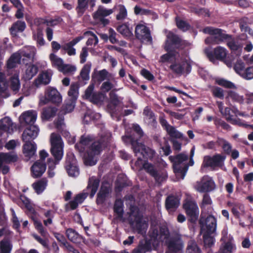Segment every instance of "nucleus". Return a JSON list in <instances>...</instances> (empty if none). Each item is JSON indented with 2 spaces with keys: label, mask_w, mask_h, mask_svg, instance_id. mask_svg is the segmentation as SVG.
Here are the masks:
<instances>
[{
  "label": "nucleus",
  "mask_w": 253,
  "mask_h": 253,
  "mask_svg": "<svg viewBox=\"0 0 253 253\" xmlns=\"http://www.w3.org/2000/svg\"><path fill=\"white\" fill-rule=\"evenodd\" d=\"M49 59L52 65L57 68L59 71L63 65V60L54 53H51L50 54Z\"/></svg>",
  "instance_id": "nucleus-46"
},
{
  "label": "nucleus",
  "mask_w": 253,
  "mask_h": 253,
  "mask_svg": "<svg viewBox=\"0 0 253 253\" xmlns=\"http://www.w3.org/2000/svg\"><path fill=\"white\" fill-rule=\"evenodd\" d=\"M12 247L9 240L6 239L2 240L0 242V253H10Z\"/></svg>",
  "instance_id": "nucleus-47"
},
{
  "label": "nucleus",
  "mask_w": 253,
  "mask_h": 253,
  "mask_svg": "<svg viewBox=\"0 0 253 253\" xmlns=\"http://www.w3.org/2000/svg\"><path fill=\"white\" fill-rule=\"evenodd\" d=\"M37 112L34 110H29L23 113L20 117L21 122L27 124H32L35 122L37 118Z\"/></svg>",
  "instance_id": "nucleus-24"
},
{
  "label": "nucleus",
  "mask_w": 253,
  "mask_h": 253,
  "mask_svg": "<svg viewBox=\"0 0 253 253\" xmlns=\"http://www.w3.org/2000/svg\"><path fill=\"white\" fill-rule=\"evenodd\" d=\"M169 159L173 162V170L177 179H183L188 170L189 165L187 162L188 159L187 155L181 153L173 158L169 157Z\"/></svg>",
  "instance_id": "nucleus-7"
},
{
  "label": "nucleus",
  "mask_w": 253,
  "mask_h": 253,
  "mask_svg": "<svg viewBox=\"0 0 253 253\" xmlns=\"http://www.w3.org/2000/svg\"><path fill=\"white\" fill-rule=\"evenodd\" d=\"M76 101L67 99L64 106L63 107V110L64 113H67L72 112L75 106Z\"/></svg>",
  "instance_id": "nucleus-53"
},
{
  "label": "nucleus",
  "mask_w": 253,
  "mask_h": 253,
  "mask_svg": "<svg viewBox=\"0 0 253 253\" xmlns=\"http://www.w3.org/2000/svg\"><path fill=\"white\" fill-rule=\"evenodd\" d=\"M39 129L37 126L31 125L27 127L22 134V140L24 142L30 141L37 137Z\"/></svg>",
  "instance_id": "nucleus-23"
},
{
  "label": "nucleus",
  "mask_w": 253,
  "mask_h": 253,
  "mask_svg": "<svg viewBox=\"0 0 253 253\" xmlns=\"http://www.w3.org/2000/svg\"><path fill=\"white\" fill-rule=\"evenodd\" d=\"M65 168L69 176L76 177L79 175L76 160L74 155L71 152L67 154Z\"/></svg>",
  "instance_id": "nucleus-16"
},
{
  "label": "nucleus",
  "mask_w": 253,
  "mask_h": 253,
  "mask_svg": "<svg viewBox=\"0 0 253 253\" xmlns=\"http://www.w3.org/2000/svg\"><path fill=\"white\" fill-rule=\"evenodd\" d=\"M18 159L17 156L15 153H0V167L2 165H7L12 162H16Z\"/></svg>",
  "instance_id": "nucleus-29"
},
{
  "label": "nucleus",
  "mask_w": 253,
  "mask_h": 253,
  "mask_svg": "<svg viewBox=\"0 0 253 253\" xmlns=\"http://www.w3.org/2000/svg\"><path fill=\"white\" fill-rule=\"evenodd\" d=\"M105 134L101 135L102 142L94 140L90 135L83 136L79 143L75 147L80 152L85 153L84 156V163L87 166H93L97 162L96 156L98 155L106 143L108 142L111 137V133L105 131Z\"/></svg>",
  "instance_id": "nucleus-1"
},
{
  "label": "nucleus",
  "mask_w": 253,
  "mask_h": 253,
  "mask_svg": "<svg viewBox=\"0 0 253 253\" xmlns=\"http://www.w3.org/2000/svg\"><path fill=\"white\" fill-rule=\"evenodd\" d=\"M136 37L142 42H151L152 38L149 29L145 24H139L135 29Z\"/></svg>",
  "instance_id": "nucleus-18"
},
{
  "label": "nucleus",
  "mask_w": 253,
  "mask_h": 253,
  "mask_svg": "<svg viewBox=\"0 0 253 253\" xmlns=\"http://www.w3.org/2000/svg\"><path fill=\"white\" fill-rule=\"evenodd\" d=\"M151 241L165 242L170 250L172 251H180L183 247V244L181 240L169 239V232L166 226H162L159 228V232L157 228L152 227L149 231Z\"/></svg>",
  "instance_id": "nucleus-3"
},
{
  "label": "nucleus",
  "mask_w": 253,
  "mask_h": 253,
  "mask_svg": "<svg viewBox=\"0 0 253 253\" xmlns=\"http://www.w3.org/2000/svg\"><path fill=\"white\" fill-rule=\"evenodd\" d=\"M167 41L165 48L168 53L162 55L161 57V61L163 62L172 61L173 59H177L179 53L176 51H173L171 48L173 47H176L180 42V39L176 35L171 32H169L167 34Z\"/></svg>",
  "instance_id": "nucleus-8"
},
{
  "label": "nucleus",
  "mask_w": 253,
  "mask_h": 253,
  "mask_svg": "<svg viewBox=\"0 0 253 253\" xmlns=\"http://www.w3.org/2000/svg\"><path fill=\"white\" fill-rule=\"evenodd\" d=\"M234 69L238 74L242 76L246 69L244 63L241 60L237 61L234 65Z\"/></svg>",
  "instance_id": "nucleus-60"
},
{
  "label": "nucleus",
  "mask_w": 253,
  "mask_h": 253,
  "mask_svg": "<svg viewBox=\"0 0 253 253\" xmlns=\"http://www.w3.org/2000/svg\"><path fill=\"white\" fill-rule=\"evenodd\" d=\"M9 87L15 93L19 91L20 88V82L18 75L15 74L11 77L9 80Z\"/></svg>",
  "instance_id": "nucleus-37"
},
{
  "label": "nucleus",
  "mask_w": 253,
  "mask_h": 253,
  "mask_svg": "<svg viewBox=\"0 0 253 253\" xmlns=\"http://www.w3.org/2000/svg\"><path fill=\"white\" fill-rule=\"evenodd\" d=\"M84 38L83 36L78 37L73 39L71 42L65 44L62 46V48L67 51L68 54L70 56L74 55L76 54V49L73 47V46L76 45L81 40Z\"/></svg>",
  "instance_id": "nucleus-26"
},
{
  "label": "nucleus",
  "mask_w": 253,
  "mask_h": 253,
  "mask_svg": "<svg viewBox=\"0 0 253 253\" xmlns=\"http://www.w3.org/2000/svg\"><path fill=\"white\" fill-rule=\"evenodd\" d=\"M84 37H88L86 42L87 45H95L97 44L98 40L97 36L92 32L87 31L84 33Z\"/></svg>",
  "instance_id": "nucleus-48"
},
{
  "label": "nucleus",
  "mask_w": 253,
  "mask_h": 253,
  "mask_svg": "<svg viewBox=\"0 0 253 253\" xmlns=\"http://www.w3.org/2000/svg\"><path fill=\"white\" fill-rule=\"evenodd\" d=\"M86 197V194L85 193H80L76 196L74 200L68 204V205L70 206L71 210L75 209L79 204H80L83 202L84 199Z\"/></svg>",
  "instance_id": "nucleus-39"
},
{
  "label": "nucleus",
  "mask_w": 253,
  "mask_h": 253,
  "mask_svg": "<svg viewBox=\"0 0 253 253\" xmlns=\"http://www.w3.org/2000/svg\"><path fill=\"white\" fill-rule=\"evenodd\" d=\"M34 39L37 41V43L40 46L44 44V40L42 30L38 29L37 34H33Z\"/></svg>",
  "instance_id": "nucleus-64"
},
{
  "label": "nucleus",
  "mask_w": 253,
  "mask_h": 253,
  "mask_svg": "<svg viewBox=\"0 0 253 253\" xmlns=\"http://www.w3.org/2000/svg\"><path fill=\"white\" fill-rule=\"evenodd\" d=\"M47 184V181L46 179H42L32 184V186L35 192L40 194L42 193L45 189Z\"/></svg>",
  "instance_id": "nucleus-38"
},
{
  "label": "nucleus",
  "mask_w": 253,
  "mask_h": 253,
  "mask_svg": "<svg viewBox=\"0 0 253 253\" xmlns=\"http://www.w3.org/2000/svg\"><path fill=\"white\" fill-rule=\"evenodd\" d=\"M56 112V109L54 108L48 107L43 109L42 113V118L44 120H48L53 117Z\"/></svg>",
  "instance_id": "nucleus-50"
},
{
  "label": "nucleus",
  "mask_w": 253,
  "mask_h": 253,
  "mask_svg": "<svg viewBox=\"0 0 253 253\" xmlns=\"http://www.w3.org/2000/svg\"><path fill=\"white\" fill-rule=\"evenodd\" d=\"M227 45L231 50L241 52L242 49V45L235 40H231L227 43Z\"/></svg>",
  "instance_id": "nucleus-57"
},
{
  "label": "nucleus",
  "mask_w": 253,
  "mask_h": 253,
  "mask_svg": "<svg viewBox=\"0 0 253 253\" xmlns=\"http://www.w3.org/2000/svg\"><path fill=\"white\" fill-rule=\"evenodd\" d=\"M213 159L215 167H221L223 165L224 161L225 159V156L217 154L213 156Z\"/></svg>",
  "instance_id": "nucleus-63"
},
{
  "label": "nucleus",
  "mask_w": 253,
  "mask_h": 253,
  "mask_svg": "<svg viewBox=\"0 0 253 253\" xmlns=\"http://www.w3.org/2000/svg\"><path fill=\"white\" fill-rule=\"evenodd\" d=\"M177 58L178 59H175V62L170 66L172 71L179 75L190 73L191 69L190 62L186 59H183L179 54L177 55Z\"/></svg>",
  "instance_id": "nucleus-11"
},
{
  "label": "nucleus",
  "mask_w": 253,
  "mask_h": 253,
  "mask_svg": "<svg viewBox=\"0 0 253 253\" xmlns=\"http://www.w3.org/2000/svg\"><path fill=\"white\" fill-rule=\"evenodd\" d=\"M66 234L68 238L74 243H78L81 239V236L73 229H68Z\"/></svg>",
  "instance_id": "nucleus-43"
},
{
  "label": "nucleus",
  "mask_w": 253,
  "mask_h": 253,
  "mask_svg": "<svg viewBox=\"0 0 253 253\" xmlns=\"http://www.w3.org/2000/svg\"><path fill=\"white\" fill-rule=\"evenodd\" d=\"M205 52L211 61H213L215 59L223 60L227 54L226 49L220 46L215 47L213 51H211L209 48H206Z\"/></svg>",
  "instance_id": "nucleus-17"
},
{
  "label": "nucleus",
  "mask_w": 253,
  "mask_h": 253,
  "mask_svg": "<svg viewBox=\"0 0 253 253\" xmlns=\"http://www.w3.org/2000/svg\"><path fill=\"white\" fill-rule=\"evenodd\" d=\"M110 74L108 72L103 69L100 71H95L92 75V79L95 81L101 82L109 78Z\"/></svg>",
  "instance_id": "nucleus-33"
},
{
  "label": "nucleus",
  "mask_w": 253,
  "mask_h": 253,
  "mask_svg": "<svg viewBox=\"0 0 253 253\" xmlns=\"http://www.w3.org/2000/svg\"><path fill=\"white\" fill-rule=\"evenodd\" d=\"M206 167L215 168L213 157H211L209 156H206L204 157L202 169H203Z\"/></svg>",
  "instance_id": "nucleus-55"
},
{
  "label": "nucleus",
  "mask_w": 253,
  "mask_h": 253,
  "mask_svg": "<svg viewBox=\"0 0 253 253\" xmlns=\"http://www.w3.org/2000/svg\"><path fill=\"white\" fill-rule=\"evenodd\" d=\"M114 12L113 9H107L102 6H99L97 10L93 13V18L97 23L101 24L103 26L108 25L109 20L105 18Z\"/></svg>",
  "instance_id": "nucleus-13"
},
{
  "label": "nucleus",
  "mask_w": 253,
  "mask_h": 253,
  "mask_svg": "<svg viewBox=\"0 0 253 253\" xmlns=\"http://www.w3.org/2000/svg\"><path fill=\"white\" fill-rule=\"evenodd\" d=\"M94 88L93 84H90L85 90L84 97L94 104H101L105 101L106 96L102 92H94Z\"/></svg>",
  "instance_id": "nucleus-14"
},
{
  "label": "nucleus",
  "mask_w": 253,
  "mask_h": 253,
  "mask_svg": "<svg viewBox=\"0 0 253 253\" xmlns=\"http://www.w3.org/2000/svg\"><path fill=\"white\" fill-rule=\"evenodd\" d=\"M38 68L33 64L26 65L23 71V78L25 80H30L37 73Z\"/></svg>",
  "instance_id": "nucleus-31"
},
{
  "label": "nucleus",
  "mask_w": 253,
  "mask_h": 253,
  "mask_svg": "<svg viewBox=\"0 0 253 253\" xmlns=\"http://www.w3.org/2000/svg\"><path fill=\"white\" fill-rule=\"evenodd\" d=\"M13 129V123L9 117H5L0 120V134L3 131L10 133Z\"/></svg>",
  "instance_id": "nucleus-30"
},
{
  "label": "nucleus",
  "mask_w": 253,
  "mask_h": 253,
  "mask_svg": "<svg viewBox=\"0 0 253 253\" xmlns=\"http://www.w3.org/2000/svg\"><path fill=\"white\" fill-rule=\"evenodd\" d=\"M23 60H29L33 62L36 53V49L34 46H28L23 47L17 52Z\"/></svg>",
  "instance_id": "nucleus-21"
},
{
  "label": "nucleus",
  "mask_w": 253,
  "mask_h": 253,
  "mask_svg": "<svg viewBox=\"0 0 253 253\" xmlns=\"http://www.w3.org/2000/svg\"><path fill=\"white\" fill-rule=\"evenodd\" d=\"M117 30L125 37L130 38L132 36V28H129L127 23L119 26L117 28Z\"/></svg>",
  "instance_id": "nucleus-36"
},
{
  "label": "nucleus",
  "mask_w": 253,
  "mask_h": 253,
  "mask_svg": "<svg viewBox=\"0 0 253 253\" xmlns=\"http://www.w3.org/2000/svg\"><path fill=\"white\" fill-rule=\"evenodd\" d=\"M183 208L190 217L191 222H195L199 215L198 207L196 202L191 199H187L183 204Z\"/></svg>",
  "instance_id": "nucleus-15"
},
{
  "label": "nucleus",
  "mask_w": 253,
  "mask_h": 253,
  "mask_svg": "<svg viewBox=\"0 0 253 253\" xmlns=\"http://www.w3.org/2000/svg\"><path fill=\"white\" fill-rule=\"evenodd\" d=\"M78 85L76 84H72L68 91V99L76 101L79 95Z\"/></svg>",
  "instance_id": "nucleus-45"
},
{
  "label": "nucleus",
  "mask_w": 253,
  "mask_h": 253,
  "mask_svg": "<svg viewBox=\"0 0 253 253\" xmlns=\"http://www.w3.org/2000/svg\"><path fill=\"white\" fill-rule=\"evenodd\" d=\"M228 206L230 207L231 212L236 218L240 219L241 216L245 214V206L242 203L235 202H228Z\"/></svg>",
  "instance_id": "nucleus-20"
},
{
  "label": "nucleus",
  "mask_w": 253,
  "mask_h": 253,
  "mask_svg": "<svg viewBox=\"0 0 253 253\" xmlns=\"http://www.w3.org/2000/svg\"><path fill=\"white\" fill-rule=\"evenodd\" d=\"M7 87L5 75L0 72V98H6L9 96Z\"/></svg>",
  "instance_id": "nucleus-28"
},
{
  "label": "nucleus",
  "mask_w": 253,
  "mask_h": 253,
  "mask_svg": "<svg viewBox=\"0 0 253 253\" xmlns=\"http://www.w3.org/2000/svg\"><path fill=\"white\" fill-rule=\"evenodd\" d=\"M87 7V0H78V6L77 7V10L79 14H83Z\"/></svg>",
  "instance_id": "nucleus-58"
},
{
  "label": "nucleus",
  "mask_w": 253,
  "mask_h": 253,
  "mask_svg": "<svg viewBox=\"0 0 253 253\" xmlns=\"http://www.w3.org/2000/svg\"><path fill=\"white\" fill-rule=\"evenodd\" d=\"M46 169L45 165L43 162L37 161L31 168L32 175L34 177H38L42 175Z\"/></svg>",
  "instance_id": "nucleus-25"
},
{
  "label": "nucleus",
  "mask_w": 253,
  "mask_h": 253,
  "mask_svg": "<svg viewBox=\"0 0 253 253\" xmlns=\"http://www.w3.org/2000/svg\"><path fill=\"white\" fill-rule=\"evenodd\" d=\"M187 251L188 253H201V250L193 241L188 242Z\"/></svg>",
  "instance_id": "nucleus-54"
},
{
  "label": "nucleus",
  "mask_w": 253,
  "mask_h": 253,
  "mask_svg": "<svg viewBox=\"0 0 253 253\" xmlns=\"http://www.w3.org/2000/svg\"><path fill=\"white\" fill-rule=\"evenodd\" d=\"M203 31L204 33L211 36L205 40L207 44H219L226 38V35L222 33L219 29L207 27L204 28Z\"/></svg>",
  "instance_id": "nucleus-9"
},
{
  "label": "nucleus",
  "mask_w": 253,
  "mask_h": 253,
  "mask_svg": "<svg viewBox=\"0 0 253 253\" xmlns=\"http://www.w3.org/2000/svg\"><path fill=\"white\" fill-rule=\"evenodd\" d=\"M49 101L55 103H59L62 101V97L60 93L54 87H48L46 89L45 96L40 98L39 104L43 105Z\"/></svg>",
  "instance_id": "nucleus-12"
},
{
  "label": "nucleus",
  "mask_w": 253,
  "mask_h": 253,
  "mask_svg": "<svg viewBox=\"0 0 253 253\" xmlns=\"http://www.w3.org/2000/svg\"><path fill=\"white\" fill-rule=\"evenodd\" d=\"M234 247L230 242L223 244L220 248L219 251L221 253H231Z\"/></svg>",
  "instance_id": "nucleus-61"
},
{
  "label": "nucleus",
  "mask_w": 253,
  "mask_h": 253,
  "mask_svg": "<svg viewBox=\"0 0 253 253\" xmlns=\"http://www.w3.org/2000/svg\"><path fill=\"white\" fill-rule=\"evenodd\" d=\"M149 249V245L146 242H140L138 247L135 249L132 253H145Z\"/></svg>",
  "instance_id": "nucleus-56"
},
{
  "label": "nucleus",
  "mask_w": 253,
  "mask_h": 253,
  "mask_svg": "<svg viewBox=\"0 0 253 253\" xmlns=\"http://www.w3.org/2000/svg\"><path fill=\"white\" fill-rule=\"evenodd\" d=\"M111 189L108 184L103 185L101 187V189L98 194L96 199L97 204H102L104 203L105 199L109 196Z\"/></svg>",
  "instance_id": "nucleus-27"
},
{
  "label": "nucleus",
  "mask_w": 253,
  "mask_h": 253,
  "mask_svg": "<svg viewBox=\"0 0 253 253\" xmlns=\"http://www.w3.org/2000/svg\"><path fill=\"white\" fill-rule=\"evenodd\" d=\"M166 130L172 137L180 138L182 136V134L171 126H167Z\"/></svg>",
  "instance_id": "nucleus-59"
},
{
  "label": "nucleus",
  "mask_w": 253,
  "mask_h": 253,
  "mask_svg": "<svg viewBox=\"0 0 253 253\" xmlns=\"http://www.w3.org/2000/svg\"><path fill=\"white\" fill-rule=\"evenodd\" d=\"M26 28V24L24 21H17L14 23L10 29L11 34L16 36L17 33L22 32Z\"/></svg>",
  "instance_id": "nucleus-35"
},
{
  "label": "nucleus",
  "mask_w": 253,
  "mask_h": 253,
  "mask_svg": "<svg viewBox=\"0 0 253 253\" xmlns=\"http://www.w3.org/2000/svg\"><path fill=\"white\" fill-rule=\"evenodd\" d=\"M114 211L119 217H121L123 213V203L121 199L117 200L114 205Z\"/></svg>",
  "instance_id": "nucleus-52"
},
{
  "label": "nucleus",
  "mask_w": 253,
  "mask_h": 253,
  "mask_svg": "<svg viewBox=\"0 0 253 253\" xmlns=\"http://www.w3.org/2000/svg\"><path fill=\"white\" fill-rule=\"evenodd\" d=\"M143 114L144 115V120L146 123L150 124L155 121L154 113L149 107H146L144 108Z\"/></svg>",
  "instance_id": "nucleus-41"
},
{
  "label": "nucleus",
  "mask_w": 253,
  "mask_h": 253,
  "mask_svg": "<svg viewBox=\"0 0 253 253\" xmlns=\"http://www.w3.org/2000/svg\"><path fill=\"white\" fill-rule=\"evenodd\" d=\"M194 188L200 193L209 192L215 188V184L211 177L205 175L196 182Z\"/></svg>",
  "instance_id": "nucleus-10"
},
{
  "label": "nucleus",
  "mask_w": 253,
  "mask_h": 253,
  "mask_svg": "<svg viewBox=\"0 0 253 253\" xmlns=\"http://www.w3.org/2000/svg\"><path fill=\"white\" fill-rule=\"evenodd\" d=\"M217 142L219 145L222 146L223 150L226 154H230L232 150V146L228 142L222 138H218Z\"/></svg>",
  "instance_id": "nucleus-51"
},
{
  "label": "nucleus",
  "mask_w": 253,
  "mask_h": 253,
  "mask_svg": "<svg viewBox=\"0 0 253 253\" xmlns=\"http://www.w3.org/2000/svg\"><path fill=\"white\" fill-rule=\"evenodd\" d=\"M51 153L56 160L54 162L51 159L48 160V168L52 169L54 168L57 162L61 160L63 156V142L60 135L52 133L50 136Z\"/></svg>",
  "instance_id": "nucleus-6"
},
{
  "label": "nucleus",
  "mask_w": 253,
  "mask_h": 253,
  "mask_svg": "<svg viewBox=\"0 0 253 253\" xmlns=\"http://www.w3.org/2000/svg\"><path fill=\"white\" fill-rule=\"evenodd\" d=\"M99 185V180L95 177H91L89 179L87 188L90 190V196L93 197L96 192Z\"/></svg>",
  "instance_id": "nucleus-34"
},
{
  "label": "nucleus",
  "mask_w": 253,
  "mask_h": 253,
  "mask_svg": "<svg viewBox=\"0 0 253 253\" xmlns=\"http://www.w3.org/2000/svg\"><path fill=\"white\" fill-rule=\"evenodd\" d=\"M128 214V220L132 227L138 233H145L148 226V220L142 215L138 208L135 206H130V212Z\"/></svg>",
  "instance_id": "nucleus-5"
},
{
  "label": "nucleus",
  "mask_w": 253,
  "mask_h": 253,
  "mask_svg": "<svg viewBox=\"0 0 253 253\" xmlns=\"http://www.w3.org/2000/svg\"><path fill=\"white\" fill-rule=\"evenodd\" d=\"M187 109L178 110V112H174L169 109H165V111L171 117L177 120H181L186 114Z\"/></svg>",
  "instance_id": "nucleus-42"
},
{
  "label": "nucleus",
  "mask_w": 253,
  "mask_h": 253,
  "mask_svg": "<svg viewBox=\"0 0 253 253\" xmlns=\"http://www.w3.org/2000/svg\"><path fill=\"white\" fill-rule=\"evenodd\" d=\"M132 146L133 151L136 156L137 157V160L135 162L132 168L135 170H141L144 169L153 176L158 183H161L165 180L167 177L166 173H163L162 179H160L157 175V171L154 166L152 164L146 162V159H151L153 158L155 155L154 151L136 141H132Z\"/></svg>",
  "instance_id": "nucleus-2"
},
{
  "label": "nucleus",
  "mask_w": 253,
  "mask_h": 253,
  "mask_svg": "<svg viewBox=\"0 0 253 253\" xmlns=\"http://www.w3.org/2000/svg\"><path fill=\"white\" fill-rule=\"evenodd\" d=\"M52 76V72L51 70L42 71L39 74L37 78L34 80L33 84L37 87L48 84L50 82Z\"/></svg>",
  "instance_id": "nucleus-19"
},
{
  "label": "nucleus",
  "mask_w": 253,
  "mask_h": 253,
  "mask_svg": "<svg viewBox=\"0 0 253 253\" xmlns=\"http://www.w3.org/2000/svg\"><path fill=\"white\" fill-rule=\"evenodd\" d=\"M76 66L69 64H64L59 71L64 74H72L76 71Z\"/></svg>",
  "instance_id": "nucleus-62"
},
{
  "label": "nucleus",
  "mask_w": 253,
  "mask_h": 253,
  "mask_svg": "<svg viewBox=\"0 0 253 253\" xmlns=\"http://www.w3.org/2000/svg\"><path fill=\"white\" fill-rule=\"evenodd\" d=\"M179 205V199L174 196H169L166 201V207L169 212L174 211Z\"/></svg>",
  "instance_id": "nucleus-32"
},
{
  "label": "nucleus",
  "mask_w": 253,
  "mask_h": 253,
  "mask_svg": "<svg viewBox=\"0 0 253 253\" xmlns=\"http://www.w3.org/2000/svg\"><path fill=\"white\" fill-rule=\"evenodd\" d=\"M114 8L118 12L116 15V19L117 20L123 21L126 18L127 12L124 5L122 4H119L116 5Z\"/></svg>",
  "instance_id": "nucleus-40"
},
{
  "label": "nucleus",
  "mask_w": 253,
  "mask_h": 253,
  "mask_svg": "<svg viewBox=\"0 0 253 253\" xmlns=\"http://www.w3.org/2000/svg\"><path fill=\"white\" fill-rule=\"evenodd\" d=\"M91 67V63L90 62H87L82 68L80 73V75L84 80H88L89 79V74L90 71Z\"/></svg>",
  "instance_id": "nucleus-49"
},
{
  "label": "nucleus",
  "mask_w": 253,
  "mask_h": 253,
  "mask_svg": "<svg viewBox=\"0 0 253 253\" xmlns=\"http://www.w3.org/2000/svg\"><path fill=\"white\" fill-rule=\"evenodd\" d=\"M199 222L201 225V233L203 235L204 246L206 248H210L214 242L211 234L214 233L216 230V219L212 215H209L206 218L201 217Z\"/></svg>",
  "instance_id": "nucleus-4"
},
{
  "label": "nucleus",
  "mask_w": 253,
  "mask_h": 253,
  "mask_svg": "<svg viewBox=\"0 0 253 253\" xmlns=\"http://www.w3.org/2000/svg\"><path fill=\"white\" fill-rule=\"evenodd\" d=\"M37 145L34 142L27 141L23 146V153L27 161L33 158L36 153Z\"/></svg>",
  "instance_id": "nucleus-22"
},
{
  "label": "nucleus",
  "mask_w": 253,
  "mask_h": 253,
  "mask_svg": "<svg viewBox=\"0 0 253 253\" xmlns=\"http://www.w3.org/2000/svg\"><path fill=\"white\" fill-rule=\"evenodd\" d=\"M21 57L19 54L16 52L12 54L9 59L7 61V66L8 68L11 69L16 66L19 64Z\"/></svg>",
  "instance_id": "nucleus-44"
}]
</instances>
